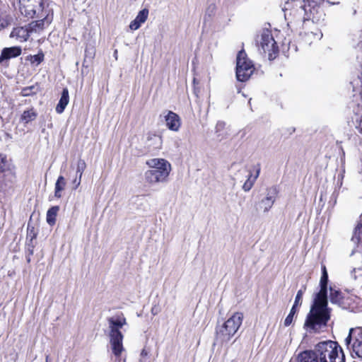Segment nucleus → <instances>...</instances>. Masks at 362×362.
<instances>
[{"mask_svg":"<svg viewBox=\"0 0 362 362\" xmlns=\"http://www.w3.org/2000/svg\"><path fill=\"white\" fill-rule=\"evenodd\" d=\"M328 275H322L320 285V290L315 294L313 304L306 317L304 327L310 332H317L326 326L330 318V309L327 304Z\"/></svg>","mask_w":362,"mask_h":362,"instance_id":"obj_1","label":"nucleus"},{"mask_svg":"<svg viewBox=\"0 0 362 362\" xmlns=\"http://www.w3.org/2000/svg\"><path fill=\"white\" fill-rule=\"evenodd\" d=\"M150 168L144 173V180L151 186L165 183L171 171L170 163L164 158H151L146 161Z\"/></svg>","mask_w":362,"mask_h":362,"instance_id":"obj_2","label":"nucleus"},{"mask_svg":"<svg viewBox=\"0 0 362 362\" xmlns=\"http://www.w3.org/2000/svg\"><path fill=\"white\" fill-rule=\"evenodd\" d=\"M314 350L320 362H345L343 350L336 341H320L315 345Z\"/></svg>","mask_w":362,"mask_h":362,"instance_id":"obj_3","label":"nucleus"},{"mask_svg":"<svg viewBox=\"0 0 362 362\" xmlns=\"http://www.w3.org/2000/svg\"><path fill=\"white\" fill-rule=\"evenodd\" d=\"M110 329V345L114 355L119 358L124 350L122 341L123 334L120 329L127 324L126 318L123 315L110 317L107 320Z\"/></svg>","mask_w":362,"mask_h":362,"instance_id":"obj_4","label":"nucleus"},{"mask_svg":"<svg viewBox=\"0 0 362 362\" xmlns=\"http://www.w3.org/2000/svg\"><path fill=\"white\" fill-rule=\"evenodd\" d=\"M243 320L242 313H233L221 326L216 327V341L221 344L228 343L238 332Z\"/></svg>","mask_w":362,"mask_h":362,"instance_id":"obj_5","label":"nucleus"},{"mask_svg":"<svg viewBox=\"0 0 362 362\" xmlns=\"http://www.w3.org/2000/svg\"><path fill=\"white\" fill-rule=\"evenodd\" d=\"M324 0H303L294 9V15L298 21L305 22L311 20L313 22L320 19V6Z\"/></svg>","mask_w":362,"mask_h":362,"instance_id":"obj_6","label":"nucleus"},{"mask_svg":"<svg viewBox=\"0 0 362 362\" xmlns=\"http://www.w3.org/2000/svg\"><path fill=\"white\" fill-rule=\"evenodd\" d=\"M258 49L260 53L267 54L269 60L274 59L279 53V47L272 34V31L265 29L262 30L259 40Z\"/></svg>","mask_w":362,"mask_h":362,"instance_id":"obj_7","label":"nucleus"},{"mask_svg":"<svg viewBox=\"0 0 362 362\" xmlns=\"http://www.w3.org/2000/svg\"><path fill=\"white\" fill-rule=\"evenodd\" d=\"M255 68L252 62L247 58L245 52L240 50L236 59V78L244 82L249 79L254 72Z\"/></svg>","mask_w":362,"mask_h":362,"instance_id":"obj_8","label":"nucleus"},{"mask_svg":"<svg viewBox=\"0 0 362 362\" xmlns=\"http://www.w3.org/2000/svg\"><path fill=\"white\" fill-rule=\"evenodd\" d=\"M345 344L352 357L362 358V327L350 329Z\"/></svg>","mask_w":362,"mask_h":362,"instance_id":"obj_9","label":"nucleus"},{"mask_svg":"<svg viewBox=\"0 0 362 362\" xmlns=\"http://www.w3.org/2000/svg\"><path fill=\"white\" fill-rule=\"evenodd\" d=\"M40 3L41 0H18V9L22 16L32 18L36 13L35 5Z\"/></svg>","mask_w":362,"mask_h":362,"instance_id":"obj_10","label":"nucleus"},{"mask_svg":"<svg viewBox=\"0 0 362 362\" xmlns=\"http://www.w3.org/2000/svg\"><path fill=\"white\" fill-rule=\"evenodd\" d=\"M21 52L22 49L19 46L4 48L0 54V65L6 68L8 67L9 65V60L20 56Z\"/></svg>","mask_w":362,"mask_h":362,"instance_id":"obj_11","label":"nucleus"},{"mask_svg":"<svg viewBox=\"0 0 362 362\" xmlns=\"http://www.w3.org/2000/svg\"><path fill=\"white\" fill-rule=\"evenodd\" d=\"M162 137L158 134H148L145 141V148L148 153H153L161 148Z\"/></svg>","mask_w":362,"mask_h":362,"instance_id":"obj_12","label":"nucleus"},{"mask_svg":"<svg viewBox=\"0 0 362 362\" xmlns=\"http://www.w3.org/2000/svg\"><path fill=\"white\" fill-rule=\"evenodd\" d=\"M277 193L278 192L276 187L267 189L265 198L262 199L261 201V205L264 212L269 211L272 207L276 201Z\"/></svg>","mask_w":362,"mask_h":362,"instance_id":"obj_13","label":"nucleus"},{"mask_svg":"<svg viewBox=\"0 0 362 362\" xmlns=\"http://www.w3.org/2000/svg\"><path fill=\"white\" fill-rule=\"evenodd\" d=\"M30 32L28 27L18 26L13 28L9 37L22 42L27 41Z\"/></svg>","mask_w":362,"mask_h":362,"instance_id":"obj_14","label":"nucleus"},{"mask_svg":"<svg viewBox=\"0 0 362 362\" xmlns=\"http://www.w3.org/2000/svg\"><path fill=\"white\" fill-rule=\"evenodd\" d=\"M166 126L172 131L177 132L180 127V117L175 112L169 111L166 116H165Z\"/></svg>","mask_w":362,"mask_h":362,"instance_id":"obj_15","label":"nucleus"},{"mask_svg":"<svg viewBox=\"0 0 362 362\" xmlns=\"http://www.w3.org/2000/svg\"><path fill=\"white\" fill-rule=\"evenodd\" d=\"M296 362H320L316 356L315 350H307L298 354L296 358Z\"/></svg>","mask_w":362,"mask_h":362,"instance_id":"obj_16","label":"nucleus"},{"mask_svg":"<svg viewBox=\"0 0 362 362\" xmlns=\"http://www.w3.org/2000/svg\"><path fill=\"white\" fill-rule=\"evenodd\" d=\"M148 11L146 9L140 11L136 16V18L132 21L129 25L131 30H136L141 26V23H144L148 17Z\"/></svg>","mask_w":362,"mask_h":362,"instance_id":"obj_17","label":"nucleus"},{"mask_svg":"<svg viewBox=\"0 0 362 362\" xmlns=\"http://www.w3.org/2000/svg\"><path fill=\"white\" fill-rule=\"evenodd\" d=\"M69 90L67 88H64L62 90L61 98L59 99V101L56 107V112L58 114H62L66 105L69 104Z\"/></svg>","mask_w":362,"mask_h":362,"instance_id":"obj_18","label":"nucleus"},{"mask_svg":"<svg viewBox=\"0 0 362 362\" xmlns=\"http://www.w3.org/2000/svg\"><path fill=\"white\" fill-rule=\"evenodd\" d=\"M49 21H48V19L47 18H45L39 20V21H35L31 22L30 23H29L28 28L29 29L30 33H33V32L37 33V32L42 30L44 29L45 25H49Z\"/></svg>","mask_w":362,"mask_h":362,"instance_id":"obj_19","label":"nucleus"},{"mask_svg":"<svg viewBox=\"0 0 362 362\" xmlns=\"http://www.w3.org/2000/svg\"><path fill=\"white\" fill-rule=\"evenodd\" d=\"M13 18L6 12L0 11V31L11 25Z\"/></svg>","mask_w":362,"mask_h":362,"instance_id":"obj_20","label":"nucleus"},{"mask_svg":"<svg viewBox=\"0 0 362 362\" xmlns=\"http://www.w3.org/2000/svg\"><path fill=\"white\" fill-rule=\"evenodd\" d=\"M66 185V181L63 176L60 175L58 177L55 183L54 188V196L57 198L62 197V191L64 189Z\"/></svg>","mask_w":362,"mask_h":362,"instance_id":"obj_21","label":"nucleus"},{"mask_svg":"<svg viewBox=\"0 0 362 362\" xmlns=\"http://www.w3.org/2000/svg\"><path fill=\"white\" fill-rule=\"evenodd\" d=\"M329 299L332 303L341 305L342 301V293L340 291L329 288Z\"/></svg>","mask_w":362,"mask_h":362,"instance_id":"obj_22","label":"nucleus"},{"mask_svg":"<svg viewBox=\"0 0 362 362\" xmlns=\"http://www.w3.org/2000/svg\"><path fill=\"white\" fill-rule=\"evenodd\" d=\"M259 173H260V168L259 167L257 169L256 174H255V175L254 176V177L252 179H251L252 178V175L250 174L249 175L248 179L245 181V182L243 185V189L244 191L248 192V191H250L251 189V188L252 187L255 180L259 177Z\"/></svg>","mask_w":362,"mask_h":362,"instance_id":"obj_23","label":"nucleus"},{"mask_svg":"<svg viewBox=\"0 0 362 362\" xmlns=\"http://www.w3.org/2000/svg\"><path fill=\"white\" fill-rule=\"evenodd\" d=\"M37 115V112L33 109L25 110L21 115V120L25 123H28L35 120Z\"/></svg>","mask_w":362,"mask_h":362,"instance_id":"obj_24","label":"nucleus"},{"mask_svg":"<svg viewBox=\"0 0 362 362\" xmlns=\"http://www.w3.org/2000/svg\"><path fill=\"white\" fill-rule=\"evenodd\" d=\"M59 206H52L47 212V222L52 226L55 223L56 216L59 211Z\"/></svg>","mask_w":362,"mask_h":362,"instance_id":"obj_25","label":"nucleus"},{"mask_svg":"<svg viewBox=\"0 0 362 362\" xmlns=\"http://www.w3.org/2000/svg\"><path fill=\"white\" fill-rule=\"evenodd\" d=\"M225 127H226L225 122L219 121L216 123V125L215 127V134L216 135V137L219 140H221L226 136V134L224 132Z\"/></svg>","mask_w":362,"mask_h":362,"instance_id":"obj_26","label":"nucleus"},{"mask_svg":"<svg viewBox=\"0 0 362 362\" xmlns=\"http://www.w3.org/2000/svg\"><path fill=\"white\" fill-rule=\"evenodd\" d=\"M361 235H362V227L361 226L358 225L354 230V233H353V235L351 238V241L354 244H358L361 240Z\"/></svg>","mask_w":362,"mask_h":362,"instance_id":"obj_27","label":"nucleus"},{"mask_svg":"<svg viewBox=\"0 0 362 362\" xmlns=\"http://www.w3.org/2000/svg\"><path fill=\"white\" fill-rule=\"evenodd\" d=\"M352 119L355 124L356 128L362 134V113H355L354 116L352 117Z\"/></svg>","mask_w":362,"mask_h":362,"instance_id":"obj_28","label":"nucleus"},{"mask_svg":"<svg viewBox=\"0 0 362 362\" xmlns=\"http://www.w3.org/2000/svg\"><path fill=\"white\" fill-rule=\"evenodd\" d=\"M297 307L296 306H292L291 310H290V313L288 315V316L286 317L285 320H284V326L286 327H288L289 325H291L293 321V317H294V315H296V313H297Z\"/></svg>","mask_w":362,"mask_h":362,"instance_id":"obj_29","label":"nucleus"},{"mask_svg":"<svg viewBox=\"0 0 362 362\" xmlns=\"http://www.w3.org/2000/svg\"><path fill=\"white\" fill-rule=\"evenodd\" d=\"M36 234H33V235L31 237V238L27 242L26 244V254L28 255V256H32L34 253V247L35 245L33 244V240L35 239Z\"/></svg>","mask_w":362,"mask_h":362,"instance_id":"obj_30","label":"nucleus"},{"mask_svg":"<svg viewBox=\"0 0 362 362\" xmlns=\"http://www.w3.org/2000/svg\"><path fill=\"white\" fill-rule=\"evenodd\" d=\"M86 167V162L82 160L79 159L77 162V166H76V175H78L80 177H82L83 173L84 172Z\"/></svg>","mask_w":362,"mask_h":362,"instance_id":"obj_31","label":"nucleus"},{"mask_svg":"<svg viewBox=\"0 0 362 362\" xmlns=\"http://www.w3.org/2000/svg\"><path fill=\"white\" fill-rule=\"evenodd\" d=\"M44 59V54L42 52H40L37 54L31 56V63L35 64V65L40 64Z\"/></svg>","mask_w":362,"mask_h":362,"instance_id":"obj_32","label":"nucleus"},{"mask_svg":"<svg viewBox=\"0 0 362 362\" xmlns=\"http://www.w3.org/2000/svg\"><path fill=\"white\" fill-rule=\"evenodd\" d=\"M8 168V160L5 155H0V173L4 172Z\"/></svg>","mask_w":362,"mask_h":362,"instance_id":"obj_33","label":"nucleus"},{"mask_svg":"<svg viewBox=\"0 0 362 362\" xmlns=\"http://www.w3.org/2000/svg\"><path fill=\"white\" fill-rule=\"evenodd\" d=\"M344 172H341L337 175V181L335 183L334 189H339L341 188L343 185Z\"/></svg>","mask_w":362,"mask_h":362,"instance_id":"obj_34","label":"nucleus"},{"mask_svg":"<svg viewBox=\"0 0 362 362\" xmlns=\"http://www.w3.org/2000/svg\"><path fill=\"white\" fill-rule=\"evenodd\" d=\"M339 194V189H334V192H332L331 197H330V200H329V204H332V206H334L336 204H337V197Z\"/></svg>","mask_w":362,"mask_h":362,"instance_id":"obj_35","label":"nucleus"},{"mask_svg":"<svg viewBox=\"0 0 362 362\" xmlns=\"http://www.w3.org/2000/svg\"><path fill=\"white\" fill-rule=\"evenodd\" d=\"M303 290L300 289L297 292V294H296V296L295 298V301H294V304L293 305V306H296L298 308V305H301V298L303 297Z\"/></svg>","mask_w":362,"mask_h":362,"instance_id":"obj_36","label":"nucleus"},{"mask_svg":"<svg viewBox=\"0 0 362 362\" xmlns=\"http://www.w3.org/2000/svg\"><path fill=\"white\" fill-rule=\"evenodd\" d=\"M33 89H34V86L24 88L22 90V93L24 96L30 95L33 93Z\"/></svg>","mask_w":362,"mask_h":362,"instance_id":"obj_37","label":"nucleus"},{"mask_svg":"<svg viewBox=\"0 0 362 362\" xmlns=\"http://www.w3.org/2000/svg\"><path fill=\"white\" fill-rule=\"evenodd\" d=\"M81 177L76 175V178L73 180L74 189H76L81 184Z\"/></svg>","mask_w":362,"mask_h":362,"instance_id":"obj_38","label":"nucleus"},{"mask_svg":"<svg viewBox=\"0 0 362 362\" xmlns=\"http://www.w3.org/2000/svg\"><path fill=\"white\" fill-rule=\"evenodd\" d=\"M310 37H314V38H321L322 36V34H320V36L319 37L317 34H315L313 32H310V33L308 34Z\"/></svg>","mask_w":362,"mask_h":362,"instance_id":"obj_39","label":"nucleus"},{"mask_svg":"<svg viewBox=\"0 0 362 362\" xmlns=\"http://www.w3.org/2000/svg\"><path fill=\"white\" fill-rule=\"evenodd\" d=\"M324 274L328 275L326 267L325 265H322V275H324Z\"/></svg>","mask_w":362,"mask_h":362,"instance_id":"obj_40","label":"nucleus"},{"mask_svg":"<svg viewBox=\"0 0 362 362\" xmlns=\"http://www.w3.org/2000/svg\"><path fill=\"white\" fill-rule=\"evenodd\" d=\"M33 234H35V233L33 231V229L30 230V232L28 233L27 239L31 238V237L33 235Z\"/></svg>","mask_w":362,"mask_h":362,"instance_id":"obj_41","label":"nucleus"},{"mask_svg":"<svg viewBox=\"0 0 362 362\" xmlns=\"http://www.w3.org/2000/svg\"><path fill=\"white\" fill-rule=\"evenodd\" d=\"M30 257H31V256H28V255H27V254H26V259H27V262H30V260H31V259H30Z\"/></svg>","mask_w":362,"mask_h":362,"instance_id":"obj_42","label":"nucleus"},{"mask_svg":"<svg viewBox=\"0 0 362 362\" xmlns=\"http://www.w3.org/2000/svg\"><path fill=\"white\" fill-rule=\"evenodd\" d=\"M114 56H115V59H117V50L115 51Z\"/></svg>","mask_w":362,"mask_h":362,"instance_id":"obj_43","label":"nucleus"},{"mask_svg":"<svg viewBox=\"0 0 362 362\" xmlns=\"http://www.w3.org/2000/svg\"><path fill=\"white\" fill-rule=\"evenodd\" d=\"M141 354H142V355H146V353H145L144 350H143V351H142V352H141Z\"/></svg>","mask_w":362,"mask_h":362,"instance_id":"obj_44","label":"nucleus"},{"mask_svg":"<svg viewBox=\"0 0 362 362\" xmlns=\"http://www.w3.org/2000/svg\"><path fill=\"white\" fill-rule=\"evenodd\" d=\"M88 52H89V51L86 49V53L87 54V53H88Z\"/></svg>","mask_w":362,"mask_h":362,"instance_id":"obj_45","label":"nucleus"}]
</instances>
